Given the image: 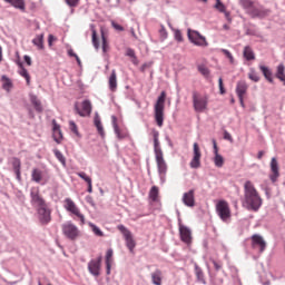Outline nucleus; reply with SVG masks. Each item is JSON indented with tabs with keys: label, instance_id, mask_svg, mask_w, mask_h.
<instances>
[{
	"label": "nucleus",
	"instance_id": "obj_15",
	"mask_svg": "<svg viewBox=\"0 0 285 285\" xmlns=\"http://www.w3.org/2000/svg\"><path fill=\"white\" fill-rule=\"evenodd\" d=\"M252 247L254 250H258L259 253H264L266 250V240L261 235H253L252 236Z\"/></svg>",
	"mask_w": 285,
	"mask_h": 285
},
{
	"label": "nucleus",
	"instance_id": "obj_39",
	"mask_svg": "<svg viewBox=\"0 0 285 285\" xmlns=\"http://www.w3.org/2000/svg\"><path fill=\"white\" fill-rule=\"evenodd\" d=\"M214 164L216 168H222V166H224V157L219 154H215Z\"/></svg>",
	"mask_w": 285,
	"mask_h": 285
},
{
	"label": "nucleus",
	"instance_id": "obj_45",
	"mask_svg": "<svg viewBox=\"0 0 285 285\" xmlns=\"http://www.w3.org/2000/svg\"><path fill=\"white\" fill-rule=\"evenodd\" d=\"M101 39H102V52H108V39H106V35L101 32Z\"/></svg>",
	"mask_w": 285,
	"mask_h": 285
},
{
	"label": "nucleus",
	"instance_id": "obj_62",
	"mask_svg": "<svg viewBox=\"0 0 285 285\" xmlns=\"http://www.w3.org/2000/svg\"><path fill=\"white\" fill-rule=\"evenodd\" d=\"M131 63H134V66H139V59H137V56H134V58H131Z\"/></svg>",
	"mask_w": 285,
	"mask_h": 285
},
{
	"label": "nucleus",
	"instance_id": "obj_61",
	"mask_svg": "<svg viewBox=\"0 0 285 285\" xmlns=\"http://www.w3.org/2000/svg\"><path fill=\"white\" fill-rule=\"evenodd\" d=\"M87 193H92V180H90L89 183H87Z\"/></svg>",
	"mask_w": 285,
	"mask_h": 285
},
{
	"label": "nucleus",
	"instance_id": "obj_26",
	"mask_svg": "<svg viewBox=\"0 0 285 285\" xmlns=\"http://www.w3.org/2000/svg\"><path fill=\"white\" fill-rule=\"evenodd\" d=\"M6 3H10L16 10L26 11V0H3Z\"/></svg>",
	"mask_w": 285,
	"mask_h": 285
},
{
	"label": "nucleus",
	"instance_id": "obj_55",
	"mask_svg": "<svg viewBox=\"0 0 285 285\" xmlns=\"http://www.w3.org/2000/svg\"><path fill=\"white\" fill-rule=\"evenodd\" d=\"M224 139L227 141H233V136L227 130L224 131Z\"/></svg>",
	"mask_w": 285,
	"mask_h": 285
},
{
	"label": "nucleus",
	"instance_id": "obj_50",
	"mask_svg": "<svg viewBox=\"0 0 285 285\" xmlns=\"http://www.w3.org/2000/svg\"><path fill=\"white\" fill-rule=\"evenodd\" d=\"M218 86L220 95H226V88H224V80L222 78L218 79Z\"/></svg>",
	"mask_w": 285,
	"mask_h": 285
},
{
	"label": "nucleus",
	"instance_id": "obj_44",
	"mask_svg": "<svg viewBox=\"0 0 285 285\" xmlns=\"http://www.w3.org/2000/svg\"><path fill=\"white\" fill-rule=\"evenodd\" d=\"M69 130L73 132V135L79 137V129L77 128V124L75 122V120L69 121Z\"/></svg>",
	"mask_w": 285,
	"mask_h": 285
},
{
	"label": "nucleus",
	"instance_id": "obj_6",
	"mask_svg": "<svg viewBox=\"0 0 285 285\" xmlns=\"http://www.w3.org/2000/svg\"><path fill=\"white\" fill-rule=\"evenodd\" d=\"M187 37L190 43H194V46H198L199 48H208V41H206V37L202 36L199 31L188 29Z\"/></svg>",
	"mask_w": 285,
	"mask_h": 285
},
{
	"label": "nucleus",
	"instance_id": "obj_12",
	"mask_svg": "<svg viewBox=\"0 0 285 285\" xmlns=\"http://www.w3.org/2000/svg\"><path fill=\"white\" fill-rule=\"evenodd\" d=\"M81 108H79V105H77V102L75 104V110L77 112V115H79L80 117H90L91 112H92V104L90 102V100H83L81 104Z\"/></svg>",
	"mask_w": 285,
	"mask_h": 285
},
{
	"label": "nucleus",
	"instance_id": "obj_49",
	"mask_svg": "<svg viewBox=\"0 0 285 285\" xmlns=\"http://www.w3.org/2000/svg\"><path fill=\"white\" fill-rule=\"evenodd\" d=\"M65 2L67 3V6H69V8H77V6L79 4V0H65Z\"/></svg>",
	"mask_w": 285,
	"mask_h": 285
},
{
	"label": "nucleus",
	"instance_id": "obj_52",
	"mask_svg": "<svg viewBox=\"0 0 285 285\" xmlns=\"http://www.w3.org/2000/svg\"><path fill=\"white\" fill-rule=\"evenodd\" d=\"M111 26L115 30H118V32H124V27L115 21H111Z\"/></svg>",
	"mask_w": 285,
	"mask_h": 285
},
{
	"label": "nucleus",
	"instance_id": "obj_51",
	"mask_svg": "<svg viewBox=\"0 0 285 285\" xmlns=\"http://www.w3.org/2000/svg\"><path fill=\"white\" fill-rule=\"evenodd\" d=\"M148 68H153V61L145 62V63L140 67V72H146V70H148Z\"/></svg>",
	"mask_w": 285,
	"mask_h": 285
},
{
	"label": "nucleus",
	"instance_id": "obj_19",
	"mask_svg": "<svg viewBox=\"0 0 285 285\" xmlns=\"http://www.w3.org/2000/svg\"><path fill=\"white\" fill-rule=\"evenodd\" d=\"M53 140L56 144H61L63 140V134L61 132V126L57 124V120H52Z\"/></svg>",
	"mask_w": 285,
	"mask_h": 285
},
{
	"label": "nucleus",
	"instance_id": "obj_63",
	"mask_svg": "<svg viewBox=\"0 0 285 285\" xmlns=\"http://www.w3.org/2000/svg\"><path fill=\"white\" fill-rule=\"evenodd\" d=\"M55 36H52V35H49V37H48V45L49 46H52V41H55Z\"/></svg>",
	"mask_w": 285,
	"mask_h": 285
},
{
	"label": "nucleus",
	"instance_id": "obj_58",
	"mask_svg": "<svg viewBox=\"0 0 285 285\" xmlns=\"http://www.w3.org/2000/svg\"><path fill=\"white\" fill-rule=\"evenodd\" d=\"M23 59L27 66H32V58H30V56L26 55Z\"/></svg>",
	"mask_w": 285,
	"mask_h": 285
},
{
	"label": "nucleus",
	"instance_id": "obj_30",
	"mask_svg": "<svg viewBox=\"0 0 285 285\" xmlns=\"http://www.w3.org/2000/svg\"><path fill=\"white\" fill-rule=\"evenodd\" d=\"M20 71V77H23L26 79L27 86H30V73H28V69L23 67V62L18 63Z\"/></svg>",
	"mask_w": 285,
	"mask_h": 285
},
{
	"label": "nucleus",
	"instance_id": "obj_2",
	"mask_svg": "<svg viewBox=\"0 0 285 285\" xmlns=\"http://www.w3.org/2000/svg\"><path fill=\"white\" fill-rule=\"evenodd\" d=\"M245 190V204L247 210H254L257 213L259 208H262V197H259V194L257 193V189H255V186L250 180H247L244 185Z\"/></svg>",
	"mask_w": 285,
	"mask_h": 285
},
{
	"label": "nucleus",
	"instance_id": "obj_41",
	"mask_svg": "<svg viewBox=\"0 0 285 285\" xmlns=\"http://www.w3.org/2000/svg\"><path fill=\"white\" fill-rule=\"evenodd\" d=\"M149 196L153 202H157V197H159V188H157V186H153L149 191Z\"/></svg>",
	"mask_w": 285,
	"mask_h": 285
},
{
	"label": "nucleus",
	"instance_id": "obj_11",
	"mask_svg": "<svg viewBox=\"0 0 285 285\" xmlns=\"http://www.w3.org/2000/svg\"><path fill=\"white\" fill-rule=\"evenodd\" d=\"M178 226L181 242L190 246V244H193V232L186 225L181 224V219H178Z\"/></svg>",
	"mask_w": 285,
	"mask_h": 285
},
{
	"label": "nucleus",
	"instance_id": "obj_17",
	"mask_svg": "<svg viewBox=\"0 0 285 285\" xmlns=\"http://www.w3.org/2000/svg\"><path fill=\"white\" fill-rule=\"evenodd\" d=\"M269 166H271V173H272L269 175V179L272 184H275V181L279 179V163H277V158L273 157Z\"/></svg>",
	"mask_w": 285,
	"mask_h": 285
},
{
	"label": "nucleus",
	"instance_id": "obj_3",
	"mask_svg": "<svg viewBox=\"0 0 285 285\" xmlns=\"http://www.w3.org/2000/svg\"><path fill=\"white\" fill-rule=\"evenodd\" d=\"M239 4L252 19H266V17L271 14V9H266L264 6L255 3L253 0H240Z\"/></svg>",
	"mask_w": 285,
	"mask_h": 285
},
{
	"label": "nucleus",
	"instance_id": "obj_10",
	"mask_svg": "<svg viewBox=\"0 0 285 285\" xmlns=\"http://www.w3.org/2000/svg\"><path fill=\"white\" fill-rule=\"evenodd\" d=\"M216 213L223 222L230 219V207L226 200H219L216 205Z\"/></svg>",
	"mask_w": 285,
	"mask_h": 285
},
{
	"label": "nucleus",
	"instance_id": "obj_18",
	"mask_svg": "<svg viewBox=\"0 0 285 285\" xmlns=\"http://www.w3.org/2000/svg\"><path fill=\"white\" fill-rule=\"evenodd\" d=\"M181 202L188 208L195 207V189L184 193Z\"/></svg>",
	"mask_w": 285,
	"mask_h": 285
},
{
	"label": "nucleus",
	"instance_id": "obj_4",
	"mask_svg": "<svg viewBox=\"0 0 285 285\" xmlns=\"http://www.w3.org/2000/svg\"><path fill=\"white\" fill-rule=\"evenodd\" d=\"M153 139L158 175H166L168 165H166V160L164 159V151L161 150V145L159 144V132L156 129L153 130Z\"/></svg>",
	"mask_w": 285,
	"mask_h": 285
},
{
	"label": "nucleus",
	"instance_id": "obj_35",
	"mask_svg": "<svg viewBox=\"0 0 285 285\" xmlns=\"http://www.w3.org/2000/svg\"><path fill=\"white\" fill-rule=\"evenodd\" d=\"M33 46H36L39 50H43V33L37 35L35 39H32Z\"/></svg>",
	"mask_w": 285,
	"mask_h": 285
},
{
	"label": "nucleus",
	"instance_id": "obj_37",
	"mask_svg": "<svg viewBox=\"0 0 285 285\" xmlns=\"http://www.w3.org/2000/svg\"><path fill=\"white\" fill-rule=\"evenodd\" d=\"M53 155L58 161L66 168V156L59 150V149H53Z\"/></svg>",
	"mask_w": 285,
	"mask_h": 285
},
{
	"label": "nucleus",
	"instance_id": "obj_31",
	"mask_svg": "<svg viewBox=\"0 0 285 285\" xmlns=\"http://www.w3.org/2000/svg\"><path fill=\"white\" fill-rule=\"evenodd\" d=\"M111 124L114 127V132L119 139H124V134L119 130V125H117V116H111Z\"/></svg>",
	"mask_w": 285,
	"mask_h": 285
},
{
	"label": "nucleus",
	"instance_id": "obj_14",
	"mask_svg": "<svg viewBox=\"0 0 285 285\" xmlns=\"http://www.w3.org/2000/svg\"><path fill=\"white\" fill-rule=\"evenodd\" d=\"M193 104L196 112H204L208 106V98L197 97V94H193Z\"/></svg>",
	"mask_w": 285,
	"mask_h": 285
},
{
	"label": "nucleus",
	"instance_id": "obj_8",
	"mask_svg": "<svg viewBox=\"0 0 285 285\" xmlns=\"http://www.w3.org/2000/svg\"><path fill=\"white\" fill-rule=\"evenodd\" d=\"M65 209L68 213H71V215H76V217L80 219L81 226L86 224V216L81 214V212L79 210V207H77V204H75L71 198L65 199Z\"/></svg>",
	"mask_w": 285,
	"mask_h": 285
},
{
	"label": "nucleus",
	"instance_id": "obj_42",
	"mask_svg": "<svg viewBox=\"0 0 285 285\" xmlns=\"http://www.w3.org/2000/svg\"><path fill=\"white\" fill-rule=\"evenodd\" d=\"M248 79L257 83L259 81V75H257V71H255L253 68H250L248 73Z\"/></svg>",
	"mask_w": 285,
	"mask_h": 285
},
{
	"label": "nucleus",
	"instance_id": "obj_48",
	"mask_svg": "<svg viewBox=\"0 0 285 285\" xmlns=\"http://www.w3.org/2000/svg\"><path fill=\"white\" fill-rule=\"evenodd\" d=\"M77 175H78V177H80V179H83V181H86V184L92 181V178H90V176H87L85 171H80Z\"/></svg>",
	"mask_w": 285,
	"mask_h": 285
},
{
	"label": "nucleus",
	"instance_id": "obj_9",
	"mask_svg": "<svg viewBox=\"0 0 285 285\" xmlns=\"http://www.w3.org/2000/svg\"><path fill=\"white\" fill-rule=\"evenodd\" d=\"M117 228L124 235L127 248L132 253V250H135V246H137L135 238H132V233L124 225H118Z\"/></svg>",
	"mask_w": 285,
	"mask_h": 285
},
{
	"label": "nucleus",
	"instance_id": "obj_47",
	"mask_svg": "<svg viewBox=\"0 0 285 285\" xmlns=\"http://www.w3.org/2000/svg\"><path fill=\"white\" fill-rule=\"evenodd\" d=\"M174 37L176 39V41H178V43H181V41H184V36H181V30L176 29L174 31Z\"/></svg>",
	"mask_w": 285,
	"mask_h": 285
},
{
	"label": "nucleus",
	"instance_id": "obj_46",
	"mask_svg": "<svg viewBox=\"0 0 285 285\" xmlns=\"http://www.w3.org/2000/svg\"><path fill=\"white\" fill-rule=\"evenodd\" d=\"M92 45L96 50H99V38H97V31H92Z\"/></svg>",
	"mask_w": 285,
	"mask_h": 285
},
{
	"label": "nucleus",
	"instance_id": "obj_34",
	"mask_svg": "<svg viewBox=\"0 0 285 285\" xmlns=\"http://www.w3.org/2000/svg\"><path fill=\"white\" fill-rule=\"evenodd\" d=\"M214 8L216 10H218V12H222L223 14H225V17H229L230 13H228V11H226V4L222 2V0H216V3L214 6Z\"/></svg>",
	"mask_w": 285,
	"mask_h": 285
},
{
	"label": "nucleus",
	"instance_id": "obj_23",
	"mask_svg": "<svg viewBox=\"0 0 285 285\" xmlns=\"http://www.w3.org/2000/svg\"><path fill=\"white\" fill-rule=\"evenodd\" d=\"M194 271L197 282L199 284L206 285V277L204 275V271L202 269V267H199V265H197V263L194 264Z\"/></svg>",
	"mask_w": 285,
	"mask_h": 285
},
{
	"label": "nucleus",
	"instance_id": "obj_36",
	"mask_svg": "<svg viewBox=\"0 0 285 285\" xmlns=\"http://www.w3.org/2000/svg\"><path fill=\"white\" fill-rule=\"evenodd\" d=\"M94 124L98 130V134L104 137V126L101 125V118H99V114L96 112V116L94 118Z\"/></svg>",
	"mask_w": 285,
	"mask_h": 285
},
{
	"label": "nucleus",
	"instance_id": "obj_64",
	"mask_svg": "<svg viewBox=\"0 0 285 285\" xmlns=\"http://www.w3.org/2000/svg\"><path fill=\"white\" fill-rule=\"evenodd\" d=\"M160 183L166 184V174H159Z\"/></svg>",
	"mask_w": 285,
	"mask_h": 285
},
{
	"label": "nucleus",
	"instance_id": "obj_22",
	"mask_svg": "<svg viewBox=\"0 0 285 285\" xmlns=\"http://www.w3.org/2000/svg\"><path fill=\"white\" fill-rule=\"evenodd\" d=\"M11 164L16 174V179H18V181H21V159L13 158Z\"/></svg>",
	"mask_w": 285,
	"mask_h": 285
},
{
	"label": "nucleus",
	"instance_id": "obj_16",
	"mask_svg": "<svg viewBox=\"0 0 285 285\" xmlns=\"http://www.w3.org/2000/svg\"><path fill=\"white\" fill-rule=\"evenodd\" d=\"M190 168L197 169L202 166V151L197 142L194 144V157L189 163Z\"/></svg>",
	"mask_w": 285,
	"mask_h": 285
},
{
	"label": "nucleus",
	"instance_id": "obj_24",
	"mask_svg": "<svg viewBox=\"0 0 285 285\" xmlns=\"http://www.w3.org/2000/svg\"><path fill=\"white\" fill-rule=\"evenodd\" d=\"M31 181L41 184V181H43V171L39 168H33L31 171Z\"/></svg>",
	"mask_w": 285,
	"mask_h": 285
},
{
	"label": "nucleus",
	"instance_id": "obj_56",
	"mask_svg": "<svg viewBox=\"0 0 285 285\" xmlns=\"http://www.w3.org/2000/svg\"><path fill=\"white\" fill-rule=\"evenodd\" d=\"M214 155H219V148H217V140L213 139Z\"/></svg>",
	"mask_w": 285,
	"mask_h": 285
},
{
	"label": "nucleus",
	"instance_id": "obj_28",
	"mask_svg": "<svg viewBox=\"0 0 285 285\" xmlns=\"http://www.w3.org/2000/svg\"><path fill=\"white\" fill-rule=\"evenodd\" d=\"M276 79H279L282 83L285 86V67L284 63H279L276 68L275 73Z\"/></svg>",
	"mask_w": 285,
	"mask_h": 285
},
{
	"label": "nucleus",
	"instance_id": "obj_60",
	"mask_svg": "<svg viewBox=\"0 0 285 285\" xmlns=\"http://www.w3.org/2000/svg\"><path fill=\"white\" fill-rule=\"evenodd\" d=\"M87 204H90V206H95V200L92 199V196L88 195L86 196Z\"/></svg>",
	"mask_w": 285,
	"mask_h": 285
},
{
	"label": "nucleus",
	"instance_id": "obj_27",
	"mask_svg": "<svg viewBox=\"0 0 285 285\" xmlns=\"http://www.w3.org/2000/svg\"><path fill=\"white\" fill-rule=\"evenodd\" d=\"M259 70L261 72H263V76L265 77V79L269 82V83H274L275 80L273 79V71L271 70V68L261 65L259 66Z\"/></svg>",
	"mask_w": 285,
	"mask_h": 285
},
{
	"label": "nucleus",
	"instance_id": "obj_53",
	"mask_svg": "<svg viewBox=\"0 0 285 285\" xmlns=\"http://www.w3.org/2000/svg\"><path fill=\"white\" fill-rule=\"evenodd\" d=\"M126 56L129 57L130 59H132L134 57H137V55L135 53V49L132 48L127 49Z\"/></svg>",
	"mask_w": 285,
	"mask_h": 285
},
{
	"label": "nucleus",
	"instance_id": "obj_7",
	"mask_svg": "<svg viewBox=\"0 0 285 285\" xmlns=\"http://www.w3.org/2000/svg\"><path fill=\"white\" fill-rule=\"evenodd\" d=\"M62 234L67 239H70L71 242H75L77 237H79V227L77 225H73L72 222H67L62 224Z\"/></svg>",
	"mask_w": 285,
	"mask_h": 285
},
{
	"label": "nucleus",
	"instance_id": "obj_33",
	"mask_svg": "<svg viewBox=\"0 0 285 285\" xmlns=\"http://www.w3.org/2000/svg\"><path fill=\"white\" fill-rule=\"evenodd\" d=\"M109 89L114 92L117 90V72L115 70L111 71L109 77Z\"/></svg>",
	"mask_w": 285,
	"mask_h": 285
},
{
	"label": "nucleus",
	"instance_id": "obj_5",
	"mask_svg": "<svg viewBox=\"0 0 285 285\" xmlns=\"http://www.w3.org/2000/svg\"><path fill=\"white\" fill-rule=\"evenodd\" d=\"M166 104V91H161L155 104V121L159 128L164 126V108Z\"/></svg>",
	"mask_w": 285,
	"mask_h": 285
},
{
	"label": "nucleus",
	"instance_id": "obj_32",
	"mask_svg": "<svg viewBox=\"0 0 285 285\" xmlns=\"http://www.w3.org/2000/svg\"><path fill=\"white\" fill-rule=\"evenodd\" d=\"M161 275L160 269H156L154 273H151V284L161 285Z\"/></svg>",
	"mask_w": 285,
	"mask_h": 285
},
{
	"label": "nucleus",
	"instance_id": "obj_57",
	"mask_svg": "<svg viewBox=\"0 0 285 285\" xmlns=\"http://www.w3.org/2000/svg\"><path fill=\"white\" fill-rule=\"evenodd\" d=\"M224 55L226 56L227 59L233 61V53H230L227 49H223Z\"/></svg>",
	"mask_w": 285,
	"mask_h": 285
},
{
	"label": "nucleus",
	"instance_id": "obj_38",
	"mask_svg": "<svg viewBox=\"0 0 285 285\" xmlns=\"http://www.w3.org/2000/svg\"><path fill=\"white\" fill-rule=\"evenodd\" d=\"M1 81H4L2 83L3 90H10V88H12V80H10V78H8V76L3 75L1 77Z\"/></svg>",
	"mask_w": 285,
	"mask_h": 285
},
{
	"label": "nucleus",
	"instance_id": "obj_54",
	"mask_svg": "<svg viewBox=\"0 0 285 285\" xmlns=\"http://www.w3.org/2000/svg\"><path fill=\"white\" fill-rule=\"evenodd\" d=\"M212 264H214L215 271H222V263H219V262L213 259V261H212Z\"/></svg>",
	"mask_w": 285,
	"mask_h": 285
},
{
	"label": "nucleus",
	"instance_id": "obj_43",
	"mask_svg": "<svg viewBox=\"0 0 285 285\" xmlns=\"http://www.w3.org/2000/svg\"><path fill=\"white\" fill-rule=\"evenodd\" d=\"M198 72H200V75H203V77H209L210 75V69H208L206 66L200 65L198 66Z\"/></svg>",
	"mask_w": 285,
	"mask_h": 285
},
{
	"label": "nucleus",
	"instance_id": "obj_1",
	"mask_svg": "<svg viewBox=\"0 0 285 285\" xmlns=\"http://www.w3.org/2000/svg\"><path fill=\"white\" fill-rule=\"evenodd\" d=\"M30 199L31 206L37 210L40 224L45 226L50 224L52 222V210L50 209V205L39 194V189L32 188L30 190Z\"/></svg>",
	"mask_w": 285,
	"mask_h": 285
},
{
	"label": "nucleus",
	"instance_id": "obj_29",
	"mask_svg": "<svg viewBox=\"0 0 285 285\" xmlns=\"http://www.w3.org/2000/svg\"><path fill=\"white\" fill-rule=\"evenodd\" d=\"M243 57L246 59V61H254L255 59V51H253V48L250 46H246L243 50Z\"/></svg>",
	"mask_w": 285,
	"mask_h": 285
},
{
	"label": "nucleus",
	"instance_id": "obj_40",
	"mask_svg": "<svg viewBox=\"0 0 285 285\" xmlns=\"http://www.w3.org/2000/svg\"><path fill=\"white\" fill-rule=\"evenodd\" d=\"M89 226L92 233L96 235V237H104V233L97 225H95V223H89Z\"/></svg>",
	"mask_w": 285,
	"mask_h": 285
},
{
	"label": "nucleus",
	"instance_id": "obj_25",
	"mask_svg": "<svg viewBox=\"0 0 285 285\" xmlns=\"http://www.w3.org/2000/svg\"><path fill=\"white\" fill-rule=\"evenodd\" d=\"M30 101L37 112H43V107L41 106V100L35 94L29 95Z\"/></svg>",
	"mask_w": 285,
	"mask_h": 285
},
{
	"label": "nucleus",
	"instance_id": "obj_20",
	"mask_svg": "<svg viewBox=\"0 0 285 285\" xmlns=\"http://www.w3.org/2000/svg\"><path fill=\"white\" fill-rule=\"evenodd\" d=\"M246 90H248V85L246 83V81L244 80L238 81L236 86V95L239 101H242V97L246 95Z\"/></svg>",
	"mask_w": 285,
	"mask_h": 285
},
{
	"label": "nucleus",
	"instance_id": "obj_59",
	"mask_svg": "<svg viewBox=\"0 0 285 285\" xmlns=\"http://www.w3.org/2000/svg\"><path fill=\"white\" fill-rule=\"evenodd\" d=\"M160 36L163 37V39H167L168 38V31H166V28H161L160 29Z\"/></svg>",
	"mask_w": 285,
	"mask_h": 285
},
{
	"label": "nucleus",
	"instance_id": "obj_13",
	"mask_svg": "<svg viewBox=\"0 0 285 285\" xmlns=\"http://www.w3.org/2000/svg\"><path fill=\"white\" fill-rule=\"evenodd\" d=\"M102 259H104L102 256H98L97 259H91L88 263V271H89L90 275H94V277H99V275H100L99 271H101Z\"/></svg>",
	"mask_w": 285,
	"mask_h": 285
},
{
	"label": "nucleus",
	"instance_id": "obj_21",
	"mask_svg": "<svg viewBox=\"0 0 285 285\" xmlns=\"http://www.w3.org/2000/svg\"><path fill=\"white\" fill-rule=\"evenodd\" d=\"M112 248H109L106 253V257H105V264H106V274L110 275V271L112 268Z\"/></svg>",
	"mask_w": 285,
	"mask_h": 285
}]
</instances>
